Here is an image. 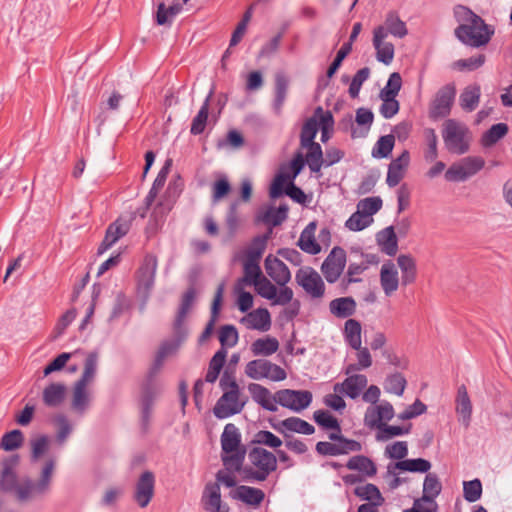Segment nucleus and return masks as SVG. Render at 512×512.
Listing matches in <instances>:
<instances>
[{
	"label": "nucleus",
	"instance_id": "nucleus-25",
	"mask_svg": "<svg viewBox=\"0 0 512 512\" xmlns=\"http://www.w3.org/2000/svg\"><path fill=\"white\" fill-rule=\"evenodd\" d=\"M247 329L266 332L271 327V316L266 308H258L241 319Z\"/></svg>",
	"mask_w": 512,
	"mask_h": 512
},
{
	"label": "nucleus",
	"instance_id": "nucleus-54",
	"mask_svg": "<svg viewBox=\"0 0 512 512\" xmlns=\"http://www.w3.org/2000/svg\"><path fill=\"white\" fill-rule=\"evenodd\" d=\"M356 358L357 363L348 364L344 370V373L346 375H350L352 373H355L360 370H364L369 368L372 365V357L371 354L366 347H362L360 345V348L356 349Z\"/></svg>",
	"mask_w": 512,
	"mask_h": 512
},
{
	"label": "nucleus",
	"instance_id": "nucleus-4",
	"mask_svg": "<svg viewBox=\"0 0 512 512\" xmlns=\"http://www.w3.org/2000/svg\"><path fill=\"white\" fill-rule=\"evenodd\" d=\"M442 138L446 149L453 154L462 155L469 150V129L455 119H448L443 124Z\"/></svg>",
	"mask_w": 512,
	"mask_h": 512
},
{
	"label": "nucleus",
	"instance_id": "nucleus-3",
	"mask_svg": "<svg viewBox=\"0 0 512 512\" xmlns=\"http://www.w3.org/2000/svg\"><path fill=\"white\" fill-rule=\"evenodd\" d=\"M251 466L243 468V479L263 482L277 469V456L262 447H253L248 453Z\"/></svg>",
	"mask_w": 512,
	"mask_h": 512
},
{
	"label": "nucleus",
	"instance_id": "nucleus-15",
	"mask_svg": "<svg viewBox=\"0 0 512 512\" xmlns=\"http://www.w3.org/2000/svg\"><path fill=\"white\" fill-rule=\"evenodd\" d=\"M367 384L368 379L364 374L352 373L343 382L336 383L333 390L351 399H357L367 387Z\"/></svg>",
	"mask_w": 512,
	"mask_h": 512
},
{
	"label": "nucleus",
	"instance_id": "nucleus-48",
	"mask_svg": "<svg viewBox=\"0 0 512 512\" xmlns=\"http://www.w3.org/2000/svg\"><path fill=\"white\" fill-rule=\"evenodd\" d=\"M373 120L374 114L370 109L363 107L358 108L356 110L355 121L359 126H361V128L359 130L353 129L352 137H365L371 128Z\"/></svg>",
	"mask_w": 512,
	"mask_h": 512
},
{
	"label": "nucleus",
	"instance_id": "nucleus-13",
	"mask_svg": "<svg viewBox=\"0 0 512 512\" xmlns=\"http://www.w3.org/2000/svg\"><path fill=\"white\" fill-rule=\"evenodd\" d=\"M256 292L267 300L272 301L273 305H286L291 303L294 293L290 287H277L267 278L263 277L254 284Z\"/></svg>",
	"mask_w": 512,
	"mask_h": 512
},
{
	"label": "nucleus",
	"instance_id": "nucleus-38",
	"mask_svg": "<svg viewBox=\"0 0 512 512\" xmlns=\"http://www.w3.org/2000/svg\"><path fill=\"white\" fill-rule=\"evenodd\" d=\"M223 291H224V285L220 284L216 290V293H215V296L213 299V303L211 306L210 320L206 324L204 331L202 332V334L199 337L200 343H204L206 340H208L214 331V326H215L216 320L218 318V314H219V310H220V306H221V302H222V298H223Z\"/></svg>",
	"mask_w": 512,
	"mask_h": 512
},
{
	"label": "nucleus",
	"instance_id": "nucleus-20",
	"mask_svg": "<svg viewBox=\"0 0 512 512\" xmlns=\"http://www.w3.org/2000/svg\"><path fill=\"white\" fill-rule=\"evenodd\" d=\"M130 229V220L117 219L109 225L105 237L98 247V255L107 251L118 239L125 236Z\"/></svg>",
	"mask_w": 512,
	"mask_h": 512
},
{
	"label": "nucleus",
	"instance_id": "nucleus-6",
	"mask_svg": "<svg viewBox=\"0 0 512 512\" xmlns=\"http://www.w3.org/2000/svg\"><path fill=\"white\" fill-rule=\"evenodd\" d=\"M245 374L253 380L269 379L274 382L283 381L287 377L282 367L262 358L249 361L245 366Z\"/></svg>",
	"mask_w": 512,
	"mask_h": 512
},
{
	"label": "nucleus",
	"instance_id": "nucleus-17",
	"mask_svg": "<svg viewBox=\"0 0 512 512\" xmlns=\"http://www.w3.org/2000/svg\"><path fill=\"white\" fill-rule=\"evenodd\" d=\"M394 408L388 401H382L376 406L367 408L364 415V423L370 428H377L383 421H390L394 417Z\"/></svg>",
	"mask_w": 512,
	"mask_h": 512
},
{
	"label": "nucleus",
	"instance_id": "nucleus-12",
	"mask_svg": "<svg viewBox=\"0 0 512 512\" xmlns=\"http://www.w3.org/2000/svg\"><path fill=\"white\" fill-rule=\"evenodd\" d=\"M312 393L308 390L282 389L275 393L277 404L294 412H301L312 402Z\"/></svg>",
	"mask_w": 512,
	"mask_h": 512
},
{
	"label": "nucleus",
	"instance_id": "nucleus-34",
	"mask_svg": "<svg viewBox=\"0 0 512 512\" xmlns=\"http://www.w3.org/2000/svg\"><path fill=\"white\" fill-rule=\"evenodd\" d=\"M232 498L251 506H259L265 498V493L255 487L241 485L231 494Z\"/></svg>",
	"mask_w": 512,
	"mask_h": 512
},
{
	"label": "nucleus",
	"instance_id": "nucleus-11",
	"mask_svg": "<svg viewBox=\"0 0 512 512\" xmlns=\"http://www.w3.org/2000/svg\"><path fill=\"white\" fill-rule=\"evenodd\" d=\"M346 252L343 248L335 246L321 265V272L328 283L337 282L346 266Z\"/></svg>",
	"mask_w": 512,
	"mask_h": 512
},
{
	"label": "nucleus",
	"instance_id": "nucleus-46",
	"mask_svg": "<svg viewBox=\"0 0 512 512\" xmlns=\"http://www.w3.org/2000/svg\"><path fill=\"white\" fill-rule=\"evenodd\" d=\"M289 87L288 78L282 74L278 73L275 76V88H274V102L273 108L277 114L281 113L282 107L286 100L287 92Z\"/></svg>",
	"mask_w": 512,
	"mask_h": 512
},
{
	"label": "nucleus",
	"instance_id": "nucleus-14",
	"mask_svg": "<svg viewBox=\"0 0 512 512\" xmlns=\"http://www.w3.org/2000/svg\"><path fill=\"white\" fill-rule=\"evenodd\" d=\"M155 492V475L151 471H144L138 478L133 499L141 508H145L151 502Z\"/></svg>",
	"mask_w": 512,
	"mask_h": 512
},
{
	"label": "nucleus",
	"instance_id": "nucleus-5",
	"mask_svg": "<svg viewBox=\"0 0 512 512\" xmlns=\"http://www.w3.org/2000/svg\"><path fill=\"white\" fill-rule=\"evenodd\" d=\"M94 373L95 358L94 354H91L86 360L85 369L81 378L73 387L72 408L78 413H83L88 407L89 397L87 393V386L92 381Z\"/></svg>",
	"mask_w": 512,
	"mask_h": 512
},
{
	"label": "nucleus",
	"instance_id": "nucleus-18",
	"mask_svg": "<svg viewBox=\"0 0 512 512\" xmlns=\"http://www.w3.org/2000/svg\"><path fill=\"white\" fill-rule=\"evenodd\" d=\"M157 270V258L148 254L144 257L143 262L138 270V288L144 293H148L155 282V274Z\"/></svg>",
	"mask_w": 512,
	"mask_h": 512
},
{
	"label": "nucleus",
	"instance_id": "nucleus-56",
	"mask_svg": "<svg viewBox=\"0 0 512 512\" xmlns=\"http://www.w3.org/2000/svg\"><path fill=\"white\" fill-rule=\"evenodd\" d=\"M395 467L401 471L426 473L431 468V463L423 458L404 459L398 461Z\"/></svg>",
	"mask_w": 512,
	"mask_h": 512
},
{
	"label": "nucleus",
	"instance_id": "nucleus-44",
	"mask_svg": "<svg viewBox=\"0 0 512 512\" xmlns=\"http://www.w3.org/2000/svg\"><path fill=\"white\" fill-rule=\"evenodd\" d=\"M195 299V290L189 288L183 295L179 310L177 312L174 324L179 333L183 335V327L185 326V319Z\"/></svg>",
	"mask_w": 512,
	"mask_h": 512
},
{
	"label": "nucleus",
	"instance_id": "nucleus-57",
	"mask_svg": "<svg viewBox=\"0 0 512 512\" xmlns=\"http://www.w3.org/2000/svg\"><path fill=\"white\" fill-rule=\"evenodd\" d=\"M423 137L427 145L424 151V158L428 162H433L438 157V137L433 128H425L423 130Z\"/></svg>",
	"mask_w": 512,
	"mask_h": 512
},
{
	"label": "nucleus",
	"instance_id": "nucleus-29",
	"mask_svg": "<svg viewBox=\"0 0 512 512\" xmlns=\"http://www.w3.org/2000/svg\"><path fill=\"white\" fill-rule=\"evenodd\" d=\"M375 29H382L384 38H387L389 34L397 38H404L408 34L405 22L400 19L395 11L387 13L384 24Z\"/></svg>",
	"mask_w": 512,
	"mask_h": 512
},
{
	"label": "nucleus",
	"instance_id": "nucleus-40",
	"mask_svg": "<svg viewBox=\"0 0 512 512\" xmlns=\"http://www.w3.org/2000/svg\"><path fill=\"white\" fill-rule=\"evenodd\" d=\"M329 439L335 442V446L337 448V456L346 455L351 452H360L362 450V445L360 442L344 437L341 434V430L330 433Z\"/></svg>",
	"mask_w": 512,
	"mask_h": 512
},
{
	"label": "nucleus",
	"instance_id": "nucleus-2",
	"mask_svg": "<svg viewBox=\"0 0 512 512\" xmlns=\"http://www.w3.org/2000/svg\"><path fill=\"white\" fill-rule=\"evenodd\" d=\"M453 13L459 23L455 29V36L462 43L471 47H481L490 41L494 30L471 9L464 5H456Z\"/></svg>",
	"mask_w": 512,
	"mask_h": 512
},
{
	"label": "nucleus",
	"instance_id": "nucleus-28",
	"mask_svg": "<svg viewBox=\"0 0 512 512\" xmlns=\"http://www.w3.org/2000/svg\"><path fill=\"white\" fill-rule=\"evenodd\" d=\"M382 29H374L373 31V46L376 50V58L379 62L389 65L394 59V45L390 42H385Z\"/></svg>",
	"mask_w": 512,
	"mask_h": 512
},
{
	"label": "nucleus",
	"instance_id": "nucleus-61",
	"mask_svg": "<svg viewBox=\"0 0 512 512\" xmlns=\"http://www.w3.org/2000/svg\"><path fill=\"white\" fill-rule=\"evenodd\" d=\"M366 269H368L367 264L350 263L346 274L340 282L342 289L346 290L352 283L360 282L361 279L357 278L356 276L362 274Z\"/></svg>",
	"mask_w": 512,
	"mask_h": 512
},
{
	"label": "nucleus",
	"instance_id": "nucleus-39",
	"mask_svg": "<svg viewBox=\"0 0 512 512\" xmlns=\"http://www.w3.org/2000/svg\"><path fill=\"white\" fill-rule=\"evenodd\" d=\"M67 388L62 383H51L43 390V402L49 407L59 406L65 399Z\"/></svg>",
	"mask_w": 512,
	"mask_h": 512
},
{
	"label": "nucleus",
	"instance_id": "nucleus-53",
	"mask_svg": "<svg viewBox=\"0 0 512 512\" xmlns=\"http://www.w3.org/2000/svg\"><path fill=\"white\" fill-rule=\"evenodd\" d=\"M227 356L224 348L218 350L209 362L208 371L205 377L206 382L213 383L217 380L222 370Z\"/></svg>",
	"mask_w": 512,
	"mask_h": 512
},
{
	"label": "nucleus",
	"instance_id": "nucleus-30",
	"mask_svg": "<svg viewBox=\"0 0 512 512\" xmlns=\"http://www.w3.org/2000/svg\"><path fill=\"white\" fill-rule=\"evenodd\" d=\"M316 222H310L301 232L297 246L307 254L320 253L321 246L315 239Z\"/></svg>",
	"mask_w": 512,
	"mask_h": 512
},
{
	"label": "nucleus",
	"instance_id": "nucleus-37",
	"mask_svg": "<svg viewBox=\"0 0 512 512\" xmlns=\"http://www.w3.org/2000/svg\"><path fill=\"white\" fill-rule=\"evenodd\" d=\"M376 241L381 251L386 255H396L398 251V240L393 226H388L379 231L376 235Z\"/></svg>",
	"mask_w": 512,
	"mask_h": 512
},
{
	"label": "nucleus",
	"instance_id": "nucleus-58",
	"mask_svg": "<svg viewBox=\"0 0 512 512\" xmlns=\"http://www.w3.org/2000/svg\"><path fill=\"white\" fill-rule=\"evenodd\" d=\"M319 129V124L314 117L309 118L305 121L302 126L300 134V146L305 147L312 144H317L314 141Z\"/></svg>",
	"mask_w": 512,
	"mask_h": 512
},
{
	"label": "nucleus",
	"instance_id": "nucleus-50",
	"mask_svg": "<svg viewBox=\"0 0 512 512\" xmlns=\"http://www.w3.org/2000/svg\"><path fill=\"white\" fill-rule=\"evenodd\" d=\"M307 149L305 161L307 162L311 172L319 173L324 165L323 151L319 143L302 147Z\"/></svg>",
	"mask_w": 512,
	"mask_h": 512
},
{
	"label": "nucleus",
	"instance_id": "nucleus-42",
	"mask_svg": "<svg viewBox=\"0 0 512 512\" xmlns=\"http://www.w3.org/2000/svg\"><path fill=\"white\" fill-rule=\"evenodd\" d=\"M349 470H355L367 477H373L377 473L375 463L364 455H356L351 457L346 463Z\"/></svg>",
	"mask_w": 512,
	"mask_h": 512
},
{
	"label": "nucleus",
	"instance_id": "nucleus-41",
	"mask_svg": "<svg viewBox=\"0 0 512 512\" xmlns=\"http://www.w3.org/2000/svg\"><path fill=\"white\" fill-rule=\"evenodd\" d=\"M442 484L438 476L434 473H428L423 482V495L421 500L429 503L436 504L435 498L441 493Z\"/></svg>",
	"mask_w": 512,
	"mask_h": 512
},
{
	"label": "nucleus",
	"instance_id": "nucleus-26",
	"mask_svg": "<svg viewBox=\"0 0 512 512\" xmlns=\"http://www.w3.org/2000/svg\"><path fill=\"white\" fill-rule=\"evenodd\" d=\"M174 339L171 341H165L161 344L156 358H155V368L159 369L162 365L164 359L175 353L180 345L184 342L187 337L188 330L187 327H183V335L179 333L176 329V324L173 325Z\"/></svg>",
	"mask_w": 512,
	"mask_h": 512
},
{
	"label": "nucleus",
	"instance_id": "nucleus-63",
	"mask_svg": "<svg viewBox=\"0 0 512 512\" xmlns=\"http://www.w3.org/2000/svg\"><path fill=\"white\" fill-rule=\"evenodd\" d=\"M394 144V135L381 136L373 147L372 156L375 158L388 157L393 150Z\"/></svg>",
	"mask_w": 512,
	"mask_h": 512
},
{
	"label": "nucleus",
	"instance_id": "nucleus-33",
	"mask_svg": "<svg viewBox=\"0 0 512 512\" xmlns=\"http://www.w3.org/2000/svg\"><path fill=\"white\" fill-rule=\"evenodd\" d=\"M356 308V301L350 296L336 298L329 303L330 313L339 319L351 317L355 314Z\"/></svg>",
	"mask_w": 512,
	"mask_h": 512
},
{
	"label": "nucleus",
	"instance_id": "nucleus-22",
	"mask_svg": "<svg viewBox=\"0 0 512 512\" xmlns=\"http://www.w3.org/2000/svg\"><path fill=\"white\" fill-rule=\"evenodd\" d=\"M201 502L204 510L208 512H221L224 507H229L222 502L220 486L218 483L209 482L205 485Z\"/></svg>",
	"mask_w": 512,
	"mask_h": 512
},
{
	"label": "nucleus",
	"instance_id": "nucleus-16",
	"mask_svg": "<svg viewBox=\"0 0 512 512\" xmlns=\"http://www.w3.org/2000/svg\"><path fill=\"white\" fill-rule=\"evenodd\" d=\"M267 275L280 287H288L291 280V273L287 265L273 255H268L264 261Z\"/></svg>",
	"mask_w": 512,
	"mask_h": 512
},
{
	"label": "nucleus",
	"instance_id": "nucleus-10",
	"mask_svg": "<svg viewBox=\"0 0 512 512\" xmlns=\"http://www.w3.org/2000/svg\"><path fill=\"white\" fill-rule=\"evenodd\" d=\"M295 280L311 298L320 299L325 295V283L312 267L300 268L296 272Z\"/></svg>",
	"mask_w": 512,
	"mask_h": 512
},
{
	"label": "nucleus",
	"instance_id": "nucleus-35",
	"mask_svg": "<svg viewBox=\"0 0 512 512\" xmlns=\"http://www.w3.org/2000/svg\"><path fill=\"white\" fill-rule=\"evenodd\" d=\"M122 99L123 96L121 93L115 89L103 90L99 104L100 115H98V118L103 117V120H105L109 113L118 111Z\"/></svg>",
	"mask_w": 512,
	"mask_h": 512
},
{
	"label": "nucleus",
	"instance_id": "nucleus-62",
	"mask_svg": "<svg viewBox=\"0 0 512 512\" xmlns=\"http://www.w3.org/2000/svg\"><path fill=\"white\" fill-rule=\"evenodd\" d=\"M406 384V379L401 373H394L386 378L384 390L387 393L401 396L405 390Z\"/></svg>",
	"mask_w": 512,
	"mask_h": 512
},
{
	"label": "nucleus",
	"instance_id": "nucleus-9",
	"mask_svg": "<svg viewBox=\"0 0 512 512\" xmlns=\"http://www.w3.org/2000/svg\"><path fill=\"white\" fill-rule=\"evenodd\" d=\"M247 397L241 398L240 390H229L216 402L213 413L219 419H225L240 413L247 403Z\"/></svg>",
	"mask_w": 512,
	"mask_h": 512
},
{
	"label": "nucleus",
	"instance_id": "nucleus-8",
	"mask_svg": "<svg viewBox=\"0 0 512 512\" xmlns=\"http://www.w3.org/2000/svg\"><path fill=\"white\" fill-rule=\"evenodd\" d=\"M456 96V86L448 83L437 90L429 105V117L439 119L448 116L451 112Z\"/></svg>",
	"mask_w": 512,
	"mask_h": 512
},
{
	"label": "nucleus",
	"instance_id": "nucleus-1",
	"mask_svg": "<svg viewBox=\"0 0 512 512\" xmlns=\"http://www.w3.org/2000/svg\"><path fill=\"white\" fill-rule=\"evenodd\" d=\"M18 462V456H13L4 462L0 477V490L10 494L20 503H27L47 495L51 491L56 460L50 458L45 461L36 481H32L29 477L17 476L12 466L18 464Z\"/></svg>",
	"mask_w": 512,
	"mask_h": 512
},
{
	"label": "nucleus",
	"instance_id": "nucleus-7",
	"mask_svg": "<svg viewBox=\"0 0 512 512\" xmlns=\"http://www.w3.org/2000/svg\"><path fill=\"white\" fill-rule=\"evenodd\" d=\"M485 166L480 156H468L453 163L445 172V179L450 182H463L477 174Z\"/></svg>",
	"mask_w": 512,
	"mask_h": 512
},
{
	"label": "nucleus",
	"instance_id": "nucleus-55",
	"mask_svg": "<svg viewBox=\"0 0 512 512\" xmlns=\"http://www.w3.org/2000/svg\"><path fill=\"white\" fill-rule=\"evenodd\" d=\"M246 448L230 452L228 454H222L221 459L225 469L233 472L243 473V462L245 459Z\"/></svg>",
	"mask_w": 512,
	"mask_h": 512
},
{
	"label": "nucleus",
	"instance_id": "nucleus-49",
	"mask_svg": "<svg viewBox=\"0 0 512 512\" xmlns=\"http://www.w3.org/2000/svg\"><path fill=\"white\" fill-rule=\"evenodd\" d=\"M481 90L479 85L467 86L460 95V106L467 112H472L479 104Z\"/></svg>",
	"mask_w": 512,
	"mask_h": 512
},
{
	"label": "nucleus",
	"instance_id": "nucleus-23",
	"mask_svg": "<svg viewBox=\"0 0 512 512\" xmlns=\"http://www.w3.org/2000/svg\"><path fill=\"white\" fill-rule=\"evenodd\" d=\"M401 281L393 262L387 261L381 266L380 284L387 297L392 296L399 288Z\"/></svg>",
	"mask_w": 512,
	"mask_h": 512
},
{
	"label": "nucleus",
	"instance_id": "nucleus-45",
	"mask_svg": "<svg viewBox=\"0 0 512 512\" xmlns=\"http://www.w3.org/2000/svg\"><path fill=\"white\" fill-rule=\"evenodd\" d=\"M251 352L254 356H270L279 349V342L276 338L266 336L259 338L251 344Z\"/></svg>",
	"mask_w": 512,
	"mask_h": 512
},
{
	"label": "nucleus",
	"instance_id": "nucleus-27",
	"mask_svg": "<svg viewBox=\"0 0 512 512\" xmlns=\"http://www.w3.org/2000/svg\"><path fill=\"white\" fill-rule=\"evenodd\" d=\"M409 161V152L407 150H404L399 157H397L390 163L386 178L388 186L395 187L400 183V181L404 177V171L409 165Z\"/></svg>",
	"mask_w": 512,
	"mask_h": 512
},
{
	"label": "nucleus",
	"instance_id": "nucleus-47",
	"mask_svg": "<svg viewBox=\"0 0 512 512\" xmlns=\"http://www.w3.org/2000/svg\"><path fill=\"white\" fill-rule=\"evenodd\" d=\"M288 206L280 205L278 208L270 207L257 216V220L268 225H281L287 218Z\"/></svg>",
	"mask_w": 512,
	"mask_h": 512
},
{
	"label": "nucleus",
	"instance_id": "nucleus-36",
	"mask_svg": "<svg viewBox=\"0 0 512 512\" xmlns=\"http://www.w3.org/2000/svg\"><path fill=\"white\" fill-rule=\"evenodd\" d=\"M397 265L401 271V285L408 286L417 277L416 261L411 255L401 254L397 257Z\"/></svg>",
	"mask_w": 512,
	"mask_h": 512
},
{
	"label": "nucleus",
	"instance_id": "nucleus-32",
	"mask_svg": "<svg viewBox=\"0 0 512 512\" xmlns=\"http://www.w3.org/2000/svg\"><path fill=\"white\" fill-rule=\"evenodd\" d=\"M456 412L459 415V421L468 427L472 415V403L465 385L458 387L456 396Z\"/></svg>",
	"mask_w": 512,
	"mask_h": 512
},
{
	"label": "nucleus",
	"instance_id": "nucleus-64",
	"mask_svg": "<svg viewBox=\"0 0 512 512\" xmlns=\"http://www.w3.org/2000/svg\"><path fill=\"white\" fill-rule=\"evenodd\" d=\"M23 433L20 430H12L2 436L0 447L5 451H13L22 446Z\"/></svg>",
	"mask_w": 512,
	"mask_h": 512
},
{
	"label": "nucleus",
	"instance_id": "nucleus-31",
	"mask_svg": "<svg viewBox=\"0 0 512 512\" xmlns=\"http://www.w3.org/2000/svg\"><path fill=\"white\" fill-rule=\"evenodd\" d=\"M222 452L228 454L230 452L245 448L241 445V434L239 429L232 423H228L221 435Z\"/></svg>",
	"mask_w": 512,
	"mask_h": 512
},
{
	"label": "nucleus",
	"instance_id": "nucleus-52",
	"mask_svg": "<svg viewBox=\"0 0 512 512\" xmlns=\"http://www.w3.org/2000/svg\"><path fill=\"white\" fill-rule=\"evenodd\" d=\"M509 127L506 123L492 125L481 137V144L484 147L495 145L508 133Z\"/></svg>",
	"mask_w": 512,
	"mask_h": 512
},
{
	"label": "nucleus",
	"instance_id": "nucleus-43",
	"mask_svg": "<svg viewBox=\"0 0 512 512\" xmlns=\"http://www.w3.org/2000/svg\"><path fill=\"white\" fill-rule=\"evenodd\" d=\"M362 327L356 319H348L344 324L343 335L346 343L353 349L360 348Z\"/></svg>",
	"mask_w": 512,
	"mask_h": 512
},
{
	"label": "nucleus",
	"instance_id": "nucleus-59",
	"mask_svg": "<svg viewBox=\"0 0 512 512\" xmlns=\"http://www.w3.org/2000/svg\"><path fill=\"white\" fill-rule=\"evenodd\" d=\"M269 235L256 236L253 238L251 245L246 251V260L259 262L265 251Z\"/></svg>",
	"mask_w": 512,
	"mask_h": 512
},
{
	"label": "nucleus",
	"instance_id": "nucleus-19",
	"mask_svg": "<svg viewBox=\"0 0 512 512\" xmlns=\"http://www.w3.org/2000/svg\"><path fill=\"white\" fill-rule=\"evenodd\" d=\"M160 392L158 385L150 378L147 383L143 386L142 398H141V423L144 431L148 430L151 408L153 405L154 398Z\"/></svg>",
	"mask_w": 512,
	"mask_h": 512
},
{
	"label": "nucleus",
	"instance_id": "nucleus-60",
	"mask_svg": "<svg viewBox=\"0 0 512 512\" xmlns=\"http://www.w3.org/2000/svg\"><path fill=\"white\" fill-rule=\"evenodd\" d=\"M354 494L361 500L368 502L384 501V498L378 487L372 483H367L362 486H357L354 489Z\"/></svg>",
	"mask_w": 512,
	"mask_h": 512
},
{
	"label": "nucleus",
	"instance_id": "nucleus-24",
	"mask_svg": "<svg viewBox=\"0 0 512 512\" xmlns=\"http://www.w3.org/2000/svg\"><path fill=\"white\" fill-rule=\"evenodd\" d=\"M248 391L253 401L263 409L271 412L277 411L278 408L275 394L272 395L268 388L258 383H250L248 385Z\"/></svg>",
	"mask_w": 512,
	"mask_h": 512
},
{
	"label": "nucleus",
	"instance_id": "nucleus-51",
	"mask_svg": "<svg viewBox=\"0 0 512 512\" xmlns=\"http://www.w3.org/2000/svg\"><path fill=\"white\" fill-rule=\"evenodd\" d=\"M212 96V92L206 97L197 115L193 118L190 128L192 135H199L204 132L208 120L209 114V103Z\"/></svg>",
	"mask_w": 512,
	"mask_h": 512
},
{
	"label": "nucleus",
	"instance_id": "nucleus-21",
	"mask_svg": "<svg viewBox=\"0 0 512 512\" xmlns=\"http://www.w3.org/2000/svg\"><path fill=\"white\" fill-rule=\"evenodd\" d=\"M272 427L286 438L288 437L287 432H295L304 435H311L315 432L313 425L299 417L286 418L276 424H272Z\"/></svg>",
	"mask_w": 512,
	"mask_h": 512
}]
</instances>
